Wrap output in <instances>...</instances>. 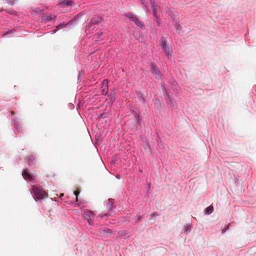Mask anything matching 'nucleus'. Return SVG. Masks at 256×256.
Returning a JSON list of instances; mask_svg holds the SVG:
<instances>
[{
	"mask_svg": "<svg viewBox=\"0 0 256 256\" xmlns=\"http://www.w3.org/2000/svg\"><path fill=\"white\" fill-rule=\"evenodd\" d=\"M11 114H12V115H14V112H11Z\"/></svg>",
	"mask_w": 256,
	"mask_h": 256,
	"instance_id": "aec40b11",
	"label": "nucleus"
},
{
	"mask_svg": "<svg viewBox=\"0 0 256 256\" xmlns=\"http://www.w3.org/2000/svg\"><path fill=\"white\" fill-rule=\"evenodd\" d=\"M126 16L127 18H128L130 19L132 21H133V20L136 17L134 14H132L130 12H127L126 14Z\"/></svg>",
	"mask_w": 256,
	"mask_h": 256,
	"instance_id": "f8f14e48",
	"label": "nucleus"
},
{
	"mask_svg": "<svg viewBox=\"0 0 256 256\" xmlns=\"http://www.w3.org/2000/svg\"><path fill=\"white\" fill-rule=\"evenodd\" d=\"M156 5L155 4H154V6H152V10H153V13H154V16H156V10H157V9H156Z\"/></svg>",
	"mask_w": 256,
	"mask_h": 256,
	"instance_id": "4468645a",
	"label": "nucleus"
},
{
	"mask_svg": "<svg viewBox=\"0 0 256 256\" xmlns=\"http://www.w3.org/2000/svg\"><path fill=\"white\" fill-rule=\"evenodd\" d=\"M160 46L164 50L166 54L168 57L172 54V48L170 46H168L164 38H162L160 41Z\"/></svg>",
	"mask_w": 256,
	"mask_h": 256,
	"instance_id": "f03ea898",
	"label": "nucleus"
},
{
	"mask_svg": "<svg viewBox=\"0 0 256 256\" xmlns=\"http://www.w3.org/2000/svg\"><path fill=\"white\" fill-rule=\"evenodd\" d=\"M213 211H214L213 206H208L206 209V214H212L213 212Z\"/></svg>",
	"mask_w": 256,
	"mask_h": 256,
	"instance_id": "1a4fd4ad",
	"label": "nucleus"
},
{
	"mask_svg": "<svg viewBox=\"0 0 256 256\" xmlns=\"http://www.w3.org/2000/svg\"><path fill=\"white\" fill-rule=\"evenodd\" d=\"M108 207L110 209H112V200H108Z\"/></svg>",
	"mask_w": 256,
	"mask_h": 256,
	"instance_id": "2eb2a0df",
	"label": "nucleus"
},
{
	"mask_svg": "<svg viewBox=\"0 0 256 256\" xmlns=\"http://www.w3.org/2000/svg\"><path fill=\"white\" fill-rule=\"evenodd\" d=\"M28 163L30 166H33L36 164V160L35 158L33 156L30 155L28 156Z\"/></svg>",
	"mask_w": 256,
	"mask_h": 256,
	"instance_id": "39448f33",
	"label": "nucleus"
},
{
	"mask_svg": "<svg viewBox=\"0 0 256 256\" xmlns=\"http://www.w3.org/2000/svg\"><path fill=\"white\" fill-rule=\"evenodd\" d=\"M55 18L54 16H52V15H50V16H48L46 18V20L48 21H50V20H53L54 18Z\"/></svg>",
	"mask_w": 256,
	"mask_h": 256,
	"instance_id": "dca6fc26",
	"label": "nucleus"
},
{
	"mask_svg": "<svg viewBox=\"0 0 256 256\" xmlns=\"http://www.w3.org/2000/svg\"><path fill=\"white\" fill-rule=\"evenodd\" d=\"M140 0L141 2V3L146 7V2H144V0Z\"/></svg>",
	"mask_w": 256,
	"mask_h": 256,
	"instance_id": "6ab92c4d",
	"label": "nucleus"
},
{
	"mask_svg": "<svg viewBox=\"0 0 256 256\" xmlns=\"http://www.w3.org/2000/svg\"><path fill=\"white\" fill-rule=\"evenodd\" d=\"M151 71L157 76L156 78L159 77L158 71V70L157 68H156V67L155 66H154L153 65L152 66Z\"/></svg>",
	"mask_w": 256,
	"mask_h": 256,
	"instance_id": "9b49d317",
	"label": "nucleus"
},
{
	"mask_svg": "<svg viewBox=\"0 0 256 256\" xmlns=\"http://www.w3.org/2000/svg\"><path fill=\"white\" fill-rule=\"evenodd\" d=\"M84 218L88 220V223L90 224H92L90 222V220H91L90 216L91 215L93 216L94 212L91 211H89V212H84Z\"/></svg>",
	"mask_w": 256,
	"mask_h": 256,
	"instance_id": "6e6552de",
	"label": "nucleus"
},
{
	"mask_svg": "<svg viewBox=\"0 0 256 256\" xmlns=\"http://www.w3.org/2000/svg\"><path fill=\"white\" fill-rule=\"evenodd\" d=\"M102 17L99 16H95L91 19L90 22L93 24H98L102 22Z\"/></svg>",
	"mask_w": 256,
	"mask_h": 256,
	"instance_id": "423d86ee",
	"label": "nucleus"
},
{
	"mask_svg": "<svg viewBox=\"0 0 256 256\" xmlns=\"http://www.w3.org/2000/svg\"><path fill=\"white\" fill-rule=\"evenodd\" d=\"M112 234V231L109 228L100 230L98 234L100 236L108 237Z\"/></svg>",
	"mask_w": 256,
	"mask_h": 256,
	"instance_id": "7ed1b4c3",
	"label": "nucleus"
},
{
	"mask_svg": "<svg viewBox=\"0 0 256 256\" xmlns=\"http://www.w3.org/2000/svg\"><path fill=\"white\" fill-rule=\"evenodd\" d=\"M32 192L35 197L38 200L45 199L48 197V193L42 186L38 185L32 186Z\"/></svg>",
	"mask_w": 256,
	"mask_h": 256,
	"instance_id": "f257e3e1",
	"label": "nucleus"
},
{
	"mask_svg": "<svg viewBox=\"0 0 256 256\" xmlns=\"http://www.w3.org/2000/svg\"><path fill=\"white\" fill-rule=\"evenodd\" d=\"M79 192L78 191V190H76L75 192H74V194L76 196V201H78V194H79Z\"/></svg>",
	"mask_w": 256,
	"mask_h": 256,
	"instance_id": "f3484780",
	"label": "nucleus"
},
{
	"mask_svg": "<svg viewBox=\"0 0 256 256\" xmlns=\"http://www.w3.org/2000/svg\"><path fill=\"white\" fill-rule=\"evenodd\" d=\"M133 22H134L135 24L138 26H143L142 23L140 22L136 17L133 20Z\"/></svg>",
	"mask_w": 256,
	"mask_h": 256,
	"instance_id": "ddd939ff",
	"label": "nucleus"
},
{
	"mask_svg": "<svg viewBox=\"0 0 256 256\" xmlns=\"http://www.w3.org/2000/svg\"><path fill=\"white\" fill-rule=\"evenodd\" d=\"M22 176L26 180H32V176L30 174L29 172H28V169L24 171V172H22Z\"/></svg>",
	"mask_w": 256,
	"mask_h": 256,
	"instance_id": "0eeeda50",
	"label": "nucleus"
},
{
	"mask_svg": "<svg viewBox=\"0 0 256 256\" xmlns=\"http://www.w3.org/2000/svg\"><path fill=\"white\" fill-rule=\"evenodd\" d=\"M150 3L151 4V6H154V4H155V3L154 2V0H150Z\"/></svg>",
	"mask_w": 256,
	"mask_h": 256,
	"instance_id": "a211bd4d",
	"label": "nucleus"
},
{
	"mask_svg": "<svg viewBox=\"0 0 256 256\" xmlns=\"http://www.w3.org/2000/svg\"><path fill=\"white\" fill-rule=\"evenodd\" d=\"M102 93L103 95H106L108 92V80H104L102 82Z\"/></svg>",
	"mask_w": 256,
	"mask_h": 256,
	"instance_id": "20e7f679",
	"label": "nucleus"
},
{
	"mask_svg": "<svg viewBox=\"0 0 256 256\" xmlns=\"http://www.w3.org/2000/svg\"><path fill=\"white\" fill-rule=\"evenodd\" d=\"M64 196V194H60V197H61V196Z\"/></svg>",
	"mask_w": 256,
	"mask_h": 256,
	"instance_id": "412c9836",
	"label": "nucleus"
},
{
	"mask_svg": "<svg viewBox=\"0 0 256 256\" xmlns=\"http://www.w3.org/2000/svg\"><path fill=\"white\" fill-rule=\"evenodd\" d=\"M72 2L70 0H63L60 4L64 6H70L72 4Z\"/></svg>",
	"mask_w": 256,
	"mask_h": 256,
	"instance_id": "9d476101",
	"label": "nucleus"
}]
</instances>
